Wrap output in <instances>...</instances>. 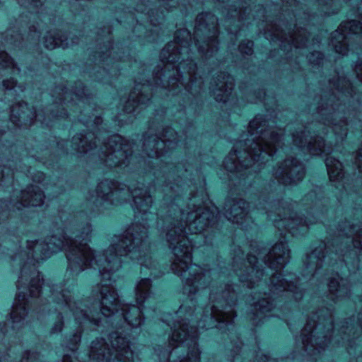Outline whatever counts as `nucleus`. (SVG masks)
I'll list each match as a JSON object with an SVG mask.
<instances>
[{"mask_svg": "<svg viewBox=\"0 0 362 362\" xmlns=\"http://www.w3.org/2000/svg\"><path fill=\"white\" fill-rule=\"evenodd\" d=\"M197 192L192 196L186 211L180 209L175 201L168 206V214L163 217L161 211L156 215L150 209L152 198L148 187L143 184H124L105 180L99 183L95 198H91L96 207L107 209L133 199L135 223L123 233L114 235L110 247L102 254H94L87 243L90 240L91 226L88 223L80 226L74 232L66 229L43 241H27L26 250L12 255L13 266L21 267L17 281L18 293L11 313V331L24 325L28 305H44L46 300L56 304L60 312L51 329V333L62 329L64 318L71 316L78 327L68 339L66 348L74 352L81 341V332L88 329L103 332L112 329L109 344L103 338L93 341L89 358L96 362H134V354L129 347V329L136 331L144 323V303L153 297L149 278L137 281L135 288L136 305L122 304L112 285L114 274L122 267V257L137 260L141 273L158 277L164 272L158 270L149 253L148 228L159 216L158 227H166V241L173 253L172 271L180 276L183 293L187 300L182 304L173 316L165 314L162 320L170 327L172 334L168 346H158L155 353L160 362H199L198 329L216 327L227 334L231 344L233 362L238 359L242 343L239 340L233 319L237 291L226 284L212 287L209 305L196 308L194 296L209 283L211 271L192 264L193 247L209 244L214 235L217 209L211 208L204 180L192 184Z\"/></svg>", "mask_w": 362, "mask_h": 362, "instance_id": "1", "label": "nucleus"}, {"mask_svg": "<svg viewBox=\"0 0 362 362\" xmlns=\"http://www.w3.org/2000/svg\"><path fill=\"white\" fill-rule=\"evenodd\" d=\"M274 213L267 211L268 218L274 222L281 231L283 240L276 243L269 252L257 242L251 243L247 259L243 257V250L238 247L233 258V270L239 281L247 288H260L255 293L253 302L252 321L258 325L264 318L271 316L280 317L275 311L273 301L278 303L291 298L297 301L302 298L303 289L294 284L297 281L293 274L283 275L280 272L288 262L290 250L286 245V233L292 236L305 234L311 221L303 220L293 212V206L287 202L278 203ZM281 307V305H279Z\"/></svg>", "mask_w": 362, "mask_h": 362, "instance_id": "2", "label": "nucleus"}, {"mask_svg": "<svg viewBox=\"0 0 362 362\" xmlns=\"http://www.w3.org/2000/svg\"><path fill=\"white\" fill-rule=\"evenodd\" d=\"M192 37L187 29H179L175 34V40L162 49L160 54L163 68L155 73L153 81L141 84L136 82L134 90L130 93L124 107V112H135L140 105L146 104L152 97L154 87L168 88L173 95L180 91L194 95L202 90V79L197 76V64L189 57Z\"/></svg>", "mask_w": 362, "mask_h": 362, "instance_id": "3", "label": "nucleus"}, {"mask_svg": "<svg viewBox=\"0 0 362 362\" xmlns=\"http://www.w3.org/2000/svg\"><path fill=\"white\" fill-rule=\"evenodd\" d=\"M331 93L322 98V104L318 107L316 122H312L308 127H300L292 133L293 144L312 155L329 154L332 152L331 141L325 142L320 136V131L327 134L325 130L330 129L336 137V142L344 140L347 134V121L345 115L350 112L351 100L354 99L355 91L349 80L345 77L329 81Z\"/></svg>", "mask_w": 362, "mask_h": 362, "instance_id": "4", "label": "nucleus"}, {"mask_svg": "<svg viewBox=\"0 0 362 362\" xmlns=\"http://www.w3.org/2000/svg\"><path fill=\"white\" fill-rule=\"evenodd\" d=\"M269 127L262 115L250 121L247 132L234 146L223 161L224 168L236 173L240 180L257 173L271 159L281 143L282 133Z\"/></svg>", "mask_w": 362, "mask_h": 362, "instance_id": "5", "label": "nucleus"}, {"mask_svg": "<svg viewBox=\"0 0 362 362\" xmlns=\"http://www.w3.org/2000/svg\"><path fill=\"white\" fill-rule=\"evenodd\" d=\"M362 250V228L358 223L346 221L339 225L338 233L332 243H319L308 254L304 261L305 279L314 278L320 274L326 259L329 264L338 269V264H344L349 271L354 270L358 264L359 252Z\"/></svg>", "mask_w": 362, "mask_h": 362, "instance_id": "6", "label": "nucleus"}, {"mask_svg": "<svg viewBox=\"0 0 362 362\" xmlns=\"http://www.w3.org/2000/svg\"><path fill=\"white\" fill-rule=\"evenodd\" d=\"M354 320L350 319V322H345V325L337 330L336 336L332 337L336 327L333 325L332 308H320L308 317L302 329L300 338L305 351L309 355L320 354L333 340L336 344L341 343L352 347L355 344L354 340L358 337V332H362V312L358 314L356 325Z\"/></svg>", "mask_w": 362, "mask_h": 362, "instance_id": "7", "label": "nucleus"}, {"mask_svg": "<svg viewBox=\"0 0 362 362\" xmlns=\"http://www.w3.org/2000/svg\"><path fill=\"white\" fill-rule=\"evenodd\" d=\"M178 141L177 133L171 127H167L159 135H153L151 128L144 135L143 143V151L148 158L144 162L148 165V172H153L157 181L160 179V174H163L162 177L167 174L168 177L177 174V179L174 180L175 182H168L163 186V191L165 192V197L169 198L177 193L180 189H184V186L180 185L179 182L182 180L181 175H184V173H187L189 170L185 168V164L180 163L175 165L173 163H169L167 160L170 158L169 155H167L168 151H163V148L165 147H167L168 150L175 148ZM185 185L186 183L184 182L183 185ZM187 185L190 187L188 184Z\"/></svg>", "mask_w": 362, "mask_h": 362, "instance_id": "8", "label": "nucleus"}, {"mask_svg": "<svg viewBox=\"0 0 362 362\" xmlns=\"http://www.w3.org/2000/svg\"><path fill=\"white\" fill-rule=\"evenodd\" d=\"M52 97L53 104L46 108L47 111L50 112L49 114L45 113L43 110H30L25 103L13 105L11 109V122L15 126L20 127L30 126L36 121L49 127L51 126L52 119L64 117L67 115L62 100L67 102V103H64L67 107H73L74 105H79L78 103L86 104L90 99L81 81L76 83L74 90L69 91L63 86H57L52 92Z\"/></svg>", "mask_w": 362, "mask_h": 362, "instance_id": "9", "label": "nucleus"}, {"mask_svg": "<svg viewBox=\"0 0 362 362\" xmlns=\"http://www.w3.org/2000/svg\"><path fill=\"white\" fill-rule=\"evenodd\" d=\"M100 136L98 133L78 134L73 137L71 141H60L57 146L64 149V144H70L71 148L80 153L93 151L91 155H98L101 162L110 168L127 166L132 160V146L121 136L114 134L98 148L96 141H100Z\"/></svg>", "mask_w": 362, "mask_h": 362, "instance_id": "10", "label": "nucleus"}, {"mask_svg": "<svg viewBox=\"0 0 362 362\" xmlns=\"http://www.w3.org/2000/svg\"><path fill=\"white\" fill-rule=\"evenodd\" d=\"M218 19L209 12L202 13L196 18L194 45L202 57L209 58L218 49Z\"/></svg>", "mask_w": 362, "mask_h": 362, "instance_id": "11", "label": "nucleus"}, {"mask_svg": "<svg viewBox=\"0 0 362 362\" xmlns=\"http://www.w3.org/2000/svg\"><path fill=\"white\" fill-rule=\"evenodd\" d=\"M264 34L266 37H269L271 40H278L281 43L286 42L296 48L308 46L310 34L305 29L296 28V30L292 32L289 29L286 32L276 24H274L267 25Z\"/></svg>", "mask_w": 362, "mask_h": 362, "instance_id": "12", "label": "nucleus"}, {"mask_svg": "<svg viewBox=\"0 0 362 362\" xmlns=\"http://www.w3.org/2000/svg\"><path fill=\"white\" fill-rule=\"evenodd\" d=\"M274 175L279 183L291 185L302 180L305 175V168L296 158H287L274 170Z\"/></svg>", "mask_w": 362, "mask_h": 362, "instance_id": "13", "label": "nucleus"}, {"mask_svg": "<svg viewBox=\"0 0 362 362\" xmlns=\"http://www.w3.org/2000/svg\"><path fill=\"white\" fill-rule=\"evenodd\" d=\"M247 207L248 204L240 198H228L225 203L224 215L228 221L247 229L250 223H252L247 216Z\"/></svg>", "mask_w": 362, "mask_h": 362, "instance_id": "14", "label": "nucleus"}, {"mask_svg": "<svg viewBox=\"0 0 362 362\" xmlns=\"http://www.w3.org/2000/svg\"><path fill=\"white\" fill-rule=\"evenodd\" d=\"M238 5H233L231 7L225 8L223 12H226V23L227 24V30L229 33L237 35L240 32V24L247 19V16L250 14L251 9L246 2H238Z\"/></svg>", "mask_w": 362, "mask_h": 362, "instance_id": "15", "label": "nucleus"}, {"mask_svg": "<svg viewBox=\"0 0 362 362\" xmlns=\"http://www.w3.org/2000/svg\"><path fill=\"white\" fill-rule=\"evenodd\" d=\"M21 196L17 197L16 199L11 200L8 205L6 204L13 211L16 209L21 210L22 207L28 206H37L43 203L45 195L38 186L30 185L26 189L21 192Z\"/></svg>", "mask_w": 362, "mask_h": 362, "instance_id": "16", "label": "nucleus"}, {"mask_svg": "<svg viewBox=\"0 0 362 362\" xmlns=\"http://www.w3.org/2000/svg\"><path fill=\"white\" fill-rule=\"evenodd\" d=\"M234 86V78L223 72L218 76L217 80H214L210 92L216 101L226 103L232 93Z\"/></svg>", "mask_w": 362, "mask_h": 362, "instance_id": "17", "label": "nucleus"}, {"mask_svg": "<svg viewBox=\"0 0 362 362\" xmlns=\"http://www.w3.org/2000/svg\"><path fill=\"white\" fill-rule=\"evenodd\" d=\"M333 277L328 284L329 295L328 298L334 303L343 300L350 293V288L348 281L342 278Z\"/></svg>", "mask_w": 362, "mask_h": 362, "instance_id": "18", "label": "nucleus"}, {"mask_svg": "<svg viewBox=\"0 0 362 362\" xmlns=\"http://www.w3.org/2000/svg\"><path fill=\"white\" fill-rule=\"evenodd\" d=\"M325 165L330 181L337 182L335 186L336 188L341 187L345 189L344 183L342 180L344 173L341 163L333 157H329L325 160Z\"/></svg>", "mask_w": 362, "mask_h": 362, "instance_id": "19", "label": "nucleus"}, {"mask_svg": "<svg viewBox=\"0 0 362 362\" xmlns=\"http://www.w3.org/2000/svg\"><path fill=\"white\" fill-rule=\"evenodd\" d=\"M44 39L45 46L49 49H53L57 47L64 49L69 46L67 37L65 35L59 34L58 32L49 33Z\"/></svg>", "mask_w": 362, "mask_h": 362, "instance_id": "20", "label": "nucleus"}, {"mask_svg": "<svg viewBox=\"0 0 362 362\" xmlns=\"http://www.w3.org/2000/svg\"><path fill=\"white\" fill-rule=\"evenodd\" d=\"M136 11L144 13L146 16V19L151 23V24L156 25L160 24V21L163 19L164 15L163 11L154 10L152 8H148L145 6L143 8L141 6H137Z\"/></svg>", "mask_w": 362, "mask_h": 362, "instance_id": "21", "label": "nucleus"}, {"mask_svg": "<svg viewBox=\"0 0 362 362\" xmlns=\"http://www.w3.org/2000/svg\"><path fill=\"white\" fill-rule=\"evenodd\" d=\"M0 70H8L12 74H18L20 71L13 59L5 52H0Z\"/></svg>", "mask_w": 362, "mask_h": 362, "instance_id": "22", "label": "nucleus"}, {"mask_svg": "<svg viewBox=\"0 0 362 362\" xmlns=\"http://www.w3.org/2000/svg\"><path fill=\"white\" fill-rule=\"evenodd\" d=\"M3 86L6 90L5 94L7 96H13L14 93H16L18 91L23 92L24 90V88L22 86H16V82L13 78L10 80H4Z\"/></svg>", "mask_w": 362, "mask_h": 362, "instance_id": "23", "label": "nucleus"}, {"mask_svg": "<svg viewBox=\"0 0 362 362\" xmlns=\"http://www.w3.org/2000/svg\"><path fill=\"white\" fill-rule=\"evenodd\" d=\"M14 172L10 167L0 166V185L13 182Z\"/></svg>", "mask_w": 362, "mask_h": 362, "instance_id": "24", "label": "nucleus"}, {"mask_svg": "<svg viewBox=\"0 0 362 362\" xmlns=\"http://www.w3.org/2000/svg\"><path fill=\"white\" fill-rule=\"evenodd\" d=\"M105 51H102L99 53L98 57L100 60L103 62L108 64L109 62L112 61V55L114 53L115 48L112 46V43L111 42H108V45L105 46ZM115 57H112V59H115Z\"/></svg>", "mask_w": 362, "mask_h": 362, "instance_id": "25", "label": "nucleus"}, {"mask_svg": "<svg viewBox=\"0 0 362 362\" xmlns=\"http://www.w3.org/2000/svg\"><path fill=\"white\" fill-rule=\"evenodd\" d=\"M252 41L245 40L242 42L239 45V50L243 54L246 55H251L252 54Z\"/></svg>", "mask_w": 362, "mask_h": 362, "instance_id": "26", "label": "nucleus"}, {"mask_svg": "<svg viewBox=\"0 0 362 362\" xmlns=\"http://www.w3.org/2000/svg\"><path fill=\"white\" fill-rule=\"evenodd\" d=\"M310 64L314 65H320L323 62V54L320 52H313L308 57Z\"/></svg>", "mask_w": 362, "mask_h": 362, "instance_id": "27", "label": "nucleus"}, {"mask_svg": "<svg viewBox=\"0 0 362 362\" xmlns=\"http://www.w3.org/2000/svg\"><path fill=\"white\" fill-rule=\"evenodd\" d=\"M40 356L37 353H33L32 354L30 352L23 353L22 358L19 362H42L40 359Z\"/></svg>", "mask_w": 362, "mask_h": 362, "instance_id": "28", "label": "nucleus"}, {"mask_svg": "<svg viewBox=\"0 0 362 362\" xmlns=\"http://www.w3.org/2000/svg\"><path fill=\"white\" fill-rule=\"evenodd\" d=\"M11 30H8L6 31V39H5V42L8 44H15L20 40V39H23V37H21V35L18 33L16 34L15 35H13L12 33H11Z\"/></svg>", "mask_w": 362, "mask_h": 362, "instance_id": "29", "label": "nucleus"}, {"mask_svg": "<svg viewBox=\"0 0 362 362\" xmlns=\"http://www.w3.org/2000/svg\"><path fill=\"white\" fill-rule=\"evenodd\" d=\"M160 7H163L165 10H169V8L176 7L179 3L178 0H158Z\"/></svg>", "mask_w": 362, "mask_h": 362, "instance_id": "30", "label": "nucleus"}, {"mask_svg": "<svg viewBox=\"0 0 362 362\" xmlns=\"http://www.w3.org/2000/svg\"><path fill=\"white\" fill-rule=\"evenodd\" d=\"M79 120L84 123V124L87 127H89V124L90 122H92V119L90 118V119H88V120H85L83 119L82 117H80L79 118ZM102 118L100 117H94V119L93 121V125L95 126L96 127H98L101 123H102Z\"/></svg>", "mask_w": 362, "mask_h": 362, "instance_id": "31", "label": "nucleus"}, {"mask_svg": "<svg viewBox=\"0 0 362 362\" xmlns=\"http://www.w3.org/2000/svg\"><path fill=\"white\" fill-rule=\"evenodd\" d=\"M32 178L35 182L41 183L45 180V175L42 172H37Z\"/></svg>", "mask_w": 362, "mask_h": 362, "instance_id": "32", "label": "nucleus"}, {"mask_svg": "<svg viewBox=\"0 0 362 362\" xmlns=\"http://www.w3.org/2000/svg\"><path fill=\"white\" fill-rule=\"evenodd\" d=\"M28 37H30L32 39H37L38 40L40 37V33L37 31V29L35 25H31L29 28V35Z\"/></svg>", "mask_w": 362, "mask_h": 362, "instance_id": "33", "label": "nucleus"}, {"mask_svg": "<svg viewBox=\"0 0 362 362\" xmlns=\"http://www.w3.org/2000/svg\"><path fill=\"white\" fill-rule=\"evenodd\" d=\"M257 357H259V358H257V362H275L274 359L271 358L266 354H261V355H259V354H258Z\"/></svg>", "mask_w": 362, "mask_h": 362, "instance_id": "34", "label": "nucleus"}, {"mask_svg": "<svg viewBox=\"0 0 362 362\" xmlns=\"http://www.w3.org/2000/svg\"><path fill=\"white\" fill-rule=\"evenodd\" d=\"M28 1L31 7L38 8L43 5L45 0H28Z\"/></svg>", "mask_w": 362, "mask_h": 362, "instance_id": "35", "label": "nucleus"}, {"mask_svg": "<svg viewBox=\"0 0 362 362\" xmlns=\"http://www.w3.org/2000/svg\"><path fill=\"white\" fill-rule=\"evenodd\" d=\"M62 362H73V361L71 360V357L68 354H66L63 356Z\"/></svg>", "mask_w": 362, "mask_h": 362, "instance_id": "36", "label": "nucleus"}, {"mask_svg": "<svg viewBox=\"0 0 362 362\" xmlns=\"http://www.w3.org/2000/svg\"><path fill=\"white\" fill-rule=\"evenodd\" d=\"M6 324H4L3 327L1 326V324L0 323V332L1 334H3L4 335H5L6 333H8L9 331L8 329H6L4 330V327H5Z\"/></svg>", "mask_w": 362, "mask_h": 362, "instance_id": "37", "label": "nucleus"}, {"mask_svg": "<svg viewBox=\"0 0 362 362\" xmlns=\"http://www.w3.org/2000/svg\"><path fill=\"white\" fill-rule=\"evenodd\" d=\"M296 2V0H291V2H289V0H283V4H285V6H287V4H289V6H291L293 4Z\"/></svg>", "mask_w": 362, "mask_h": 362, "instance_id": "38", "label": "nucleus"}, {"mask_svg": "<svg viewBox=\"0 0 362 362\" xmlns=\"http://www.w3.org/2000/svg\"><path fill=\"white\" fill-rule=\"evenodd\" d=\"M2 206V204H0V207ZM4 216H7V212L4 210H3L1 212H0V219H1Z\"/></svg>", "mask_w": 362, "mask_h": 362, "instance_id": "39", "label": "nucleus"}, {"mask_svg": "<svg viewBox=\"0 0 362 362\" xmlns=\"http://www.w3.org/2000/svg\"><path fill=\"white\" fill-rule=\"evenodd\" d=\"M19 4H21L22 6H26L25 4L23 2V0H17Z\"/></svg>", "mask_w": 362, "mask_h": 362, "instance_id": "40", "label": "nucleus"}, {"mask_svg": "<svg viewBox=\"0 0 362 362\" xmlns=\"http://www.w3.org/2000/svg\"><path fill=\"white\" fill-rule=\"evenodd\" d=\"M103 33H107L108 35L110 33V30L109 28H107V30H103Z\"/></svg>", "mask_w": 362, "mask_h": 362, "instance_id": "41", "label": "nucleus"}, {"mask_svg": "<svg viewBox=\"0 0 362 362\" xmlns=\"http://www.w3.org/2000/svg\"><path fill=\"white\" fill-rule=\"evenodd\" d=\"M318 202H319V201H318V200H317V199L315 201V203H314V207H315H315H317V206H318Z\"/></svg>", "mask_w": 362, "mask_h": 362, "instance_id": "42", "label": "nucleus"}, {"mask_svg": "<svg viewBox=\"0 0 362 362\" xmlns=\"http://www.w3.org/2000/svg\"><path fill=\"white\" fill-rule=\"evenodd\" d=\"M218 1H220V2H223V3H225L226 1H227L228 0H217Z\"/></svg>", "mask_w": 362, "mask_h": 362, "instance_id": "43", "label": "nucleus"}, {"mask_svg": "<svg viewBox=\"0 0 362 362\" xmlns=\"http://www.w3.org/2000/svg\"><path fill=\"white\" fill-rule=\"evenodd\" d=\"M308 197H313V193L309 194H308Z\"/></svg>", "mask_w": 362, "mask_h": 362, "instance_id": "44", "label": "nucleus"}]
</instances>
